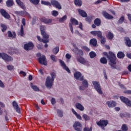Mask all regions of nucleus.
<instances>
[{
  "label": "nucleus",
  "instance_id": "obj_1",
  "mask_svg": "<svg viewBox=\"0 0 131 131\" xmlns=\"http://www.w3.org/2000/svg\"><path fill=\"white\" fill-rule=\"evenodd\" d=\"M103 54L104 56H106L107 59L109 60V64L112 69H116V67L114 66L116 65L117 60L116 55H115V54L113 53V52L111 51H109V55H108V53H107L106 52H103Z\"/></svg>",
  "mask_w": 131,
  "mask_h": 131
},
{
  "label": "nucleus",
  "instance_id": "obj_2",
  "mask_svg": "<svg viewBox=\"0 0 131 131\" xmlns=\"http://www.w3.org/2000/svg\"><path fill=\"white\" fill-rule=\"evenodd\" d=\"M50 75L51 76H48L46 79V86L47 88H52L53 86V83H54V81L55 80V78H56V72H53L50 73Z\"/></svg>",
  "mask_w": 131,
  "mask_h": 131
},
{
  "label": "nucleus",
  "instance_id": "obj_3",
  "mask_svg": "<svg viewBox=\"0 0 131 131\" xmlns=\"http://www.w3.org/2000/svg\"><path fill=\"white\" fill-rule=\"evenodd\" d=\"M92 83L94 86V89L97 91V93L99 95L103 94V91H102V89L101 88V85H100V82L96 81H93Z\"/></svg>",
  "mask_w": 131,
  "mask_h": 131
},
{
  "label": "nucleus",
  "instance_id": "obj_4",
  "mask_svg": "<svg viewBox=\"0 0 131 131\" xmlns=\"http://www.w3.org/2000/svg\"><path fill=\"white\" fill-rule=\"evenodd\" d=\"M0 58H2L5 62L13 61V57L5 53H0Z\"/></svg>",
  "mask_w": 131,
  "mask_h": 131
},
{
  "label": "nucleus",
  "instance_id": "obj_5",
  "mask_svg": "<svg viewBox=\"0 0 131 131\" xmlns=\"http://www.w3.org/2000/svg\"><path fill=\"white\" fill-rule=\"evenodd\" d=\"M34 48V44L32 42H29L24 45V48L25 51L28 52V51H31L33 50Z\"/></svg>",
  "mask_w": 131,
  "mask_h": 131
},
{
  "label": "nucleus",
  "instance_id": "obj_6",
  "mask_svg": "<svg viewBox=\"0 0 131 131\" xmlns=\"http://www.w3.org/2000/svg\"><path fill=\"white\" fill-rule=\"evenodd\" d=\"M120 99L121 102L124 103V104H125L126 106L131 108V101L128 99V98L124 97V96H120Z\"/></svg>",
  "mask_w": 131,
  "mask_h": 131
},
{
  "label": "nucleus",
  "instance_id": "obj_7",
  "mask_svg": "<svg viewBox=\"0 0 131 131\" xmlns=\"http://www.w3.org/2000/svg\"><path fill=\"white\" fill-rule=\"evenodd\" d=\"M71 23L69 24V27L72 33H73V27L72 25H78V21L74 18H71L70 19Z\"/></svg>",
  "mask_w": 131,
  "mask_h": 131
},
{
  "label": "nucleus",
  "instance_id": "obj_8",
  "mask_svg": "<svg viewBox=\"0 0 131 131\" xmlns=\"http://www.w3.org/2000/svg\"><path fill=\"white\" fill-rule=\"evenodd\" d=\"M40 30L42 37H44V38H49L50 37V36L46 33V27L45 26H40Z\"/></svg>",
  "mask_w": 131,
  "mask_h": 131
},
{
  "label": "nucleus",
  "instance_id": "obj_9",
  "mask_svg": "<svg viewBox=\"0 0 131 131\" xmlns=\"http://www.w3.org/2000/svg\"><path fill=\"white\" fill-rule=\"evenodd\" d=\"M51 5L55 7V8H56V9H58V10H61V9H62V6H61V4H60V3L56 0H51Z\"/></svg>",
  "mask_w": 131,
  "mask_h": 131
},
{
  "label": "nucleus",
  "instance_id": "obj_10",
  "mask_svg": "<svg viewBox=\"0 0 131 131\" xmlns=\"http://www.w3.org/2000/svg\"><path fill=\"white\" fill-rule=\"evenodd\" d=\"M90 33L92 35H93V36L98 37V38H102V36H103V34L101 31H92L90 32Z\"/></svg>",
  "mask_w": 131,
  "mask_h": 131
},
{
  "label": "nucleus",
  "instance_id": "obj_11",
  "mask_svg": "<svg viewBox=\"0 0 131 131\" xmlns=\"http://www.w3.org/2000/svg\"><path fill=\"white\" fill-rule=\"evenodd\" d=\"M59 61L60 64V66H61L63 69H64V70H66V71L68 73H71L70 70L69 69L68 67L66 66V64H65V62H64V61L61 59H59Z\"/></svg>",
  "mask_w": 131,
  "mask_h": 131
},
{
  "label": "nucleus",
  "instance_id": "obj_12",
  "mask_svg": "<svg viewBox=\"0 0 131 131\" xmlns=\"http://www.w3.org/2000/svg\"><path fill=\"white\" fill-rule=\"evenodd\" d=\"M74 77L76 79L80 80V81L83 80V76H82L80 72H76L74 74Z\"/></svg>",
  "mask_w": 131,
  "mask_h": 131
},
{
  "label": "nucleus",
  "instance_id": "obj_13",
  "mask_svg": "<svg viewBox=\"0 0 131 131\" xmlns=\"http://www.w3.org/2000/svg\"><path fill=\"white\" fill-rule=\"evenodd\" d=\"M108 123V120H100L99 121L97 122V125L101 126V127H105V126H107Z\"/></svg>",
  "mask_w": 131,
  "mask_h": 131
},
{
  "label": "nucleus",
  "instance_id": "obj_14",
  "mask_svg": "<svg viewBox=\"0 0 131 131\" xmlns=\"http://www.w3.org/2000/svg\"><path fill=\"white\" fill-rule=\"evenodd\" d=\"M38 61L39 64H41V65H45V66L48 65V63L46 60V56L45 55H42L41 57L38 58Z\"/></svg>",
  "mask_w": 131,
  "mask_h": 131
},
{
  "label": "nucleus",
  "instance_id": "obj_15",
  "mask_svg": "<svg viewBox=\"0 0 131 131\" xmlns=\"http://www.w3.org/2000/svg\"><path fill=\"white\" fill-rule=\"evenodd\" d=\"M0 13L1 14L2 16L5 18V19H10V14L6 10L4 9H2L0 10Z\"/></svg>",
  "mask_w": 131,
  "mask_h": 131
},
{
  "label": "nucleus",
  "instance_id": "obj_16",
  "mask_svg": "<svg viewBox=\"0 0 131 131\" xmlns=\"http://www.w3.org/2000/svg\"><path fill=\"white\" fill-rule=\"evenodd\" d=\"M73 127L75 130L81 131V124L79 122H75L73 125Z\"/></svg>",
  "mask_w": 131,
  "mask_h": 131
},
{
  "label": "nucleus",
  "instance_id": "obj_17",
  "mask_svg": "<svg viewBox=\"0 0 131 131\" xmlns=\"http://www.w3.org/2000/svg\"><path fill=\"white\" fill-rule=\"evenodd\" d=\"M17 15H19V16H23V17L27 16V17H28L29 18H31V16H30V14H29L28 12L25 11H17Z\"/></svg>",
  "mask_w": 131,
  "mask_h": 131
},
{
  "label": "nucleus",
  "instance_id": "obj_18",
  "mask_svg": "<svg viewBox=\"0 0 131 131\" xmlns=\"http://www.w3.org/2000/svg\"><path fill=\"white\" fill-rule=\"evenodd\" d=\"M40 21L41 22H43L45 24H51L52 23V19L51 18H47L46 17H41L40 18Z\"/></svg>",
  "mask_w": 131,
  "mask_h": 131
},
{
  "label": "nucleus",
  "instance_id": "obj_19",
  "mask_svg": "<svg viewBox=\"0 0 131 131\" xmlns=\"http://www.w3.org/2000/svg\"><path fill=\"white\" fill-rule=\"evenodd\" d=\"M106 105L109 108H113L116 106V102L113 100L108 101L106 102Z\"/></svg>",
  "mask_w": 131,
  "mask_h": 131
},
{
  "label": "nucleus",
  "instance_id": "obj_20",
  "mask_svg": "<svg viewBox=\"0 0 131 131\" xmlns=\"http://www.w3.org/2000/svg\"><path fill=\"white\" fill-rule=\"evenodd\" d=\"M78 13H79V15H80L81 16L83 17V18L88 17V14L86 13V12H85V11L81 9H78Z\"/></svg>",
  "mask_w": 131,
  "mask_h": 131
},
{
  "label": "nucleus",
  "instance_id": "obj_21",
  "mask_svg": "<svg viewBox=\"0 0 131 131\" xmlns=\"http://www.w3.org/2000/svg\"><path fill=\"white\" fill-rule=\"evenodd\" d=\"M37 38L38 40H39V41H40V42H43V43H48V42H49V41H50L49 38L43 37V39H41V38H40V36H37Z\"/></svg>",
  "mask_w": 131,
  "mask_h": 131
},
{
  "label": "nucleus",
  "instance_id": "obj_22",
  "mask_svg": "<svg viewBox=\"0 0 131 131\" xmlns=\"http://www.w3.org/2000/svg\"><path fill=\"white\" fill-rule=\"evenodd\" d=\"M102 15L103 17L105 18V19H107L108 20H110V19H113L114 18L113 16L109 14V13L106 11H103Z\"/></svg>",
  "mask_w": 131,
  "mask_h": 131
},
{
  "label": "nucleus",
  "instance_id": "obj_23",
  "mask_svg": "<svg viewBox=\"0 0 131 131\" xmlns=\"http://www.w3.org/2000/svg\"><path fill=\"white\" fill-rule=\"evenodd\" d=\"M17 4L20 8L23 9V10H25L26 9V7H25V5H24V3L20 1V0H17Z\"/></svg>",
  "mask_w": 131,
  "mask_h": 131
},
{
  "label": "nucleus",
  "instance_id": "obj_24",
  "mask_svg": "<svg viewBox=\"0 0 131 131\" xmlns=\"http://www.w3.org/2000/svg\"><path fill=\"white\" fill-rule=\"evenodd\" d=\"M18 35L23 37H24V35H25V34H24V27L22 25L20 26V30L18 33Z\"/></svg>",
  "mask_w": 131,
  "mask_h": 131
},
{
  "label": "nucleus",
  "instance_id": "obj_25",
  "mask_svg": "<svg viewBox=\"0 0 131 131\" xmlns=\"http://www.w3.org/2000/svg\"><path fill=\"white\" fill-rule=\"evenodd\" d=\"M124 40L125 41L126 45L127 47H128L129 48H130L131 47V40L130 39H129V37H126L124 38Z\"/></svg>",
  "mask_w": 131,
  "mask_h": 131
},
{
  "label": "nucleus",
  "instance_id": "obj_26",
  "mask_svg": "<svg viewBox=\"0 0 131 131\" xmlns=\"http://www.w3.org/2000/svg\"><path fill=\"white\" fill-rule=\"evenodd\" d=\"M75 106L76 108L80 110V111H83V110H84V107L79 103H76Z\"/></svg>",
  "mask_w": 131,
  "mask_h": 131
},
{
  "label": "nucleus",
  "instance_id": "obj_27",
  "mask_svg": "<svg viewBox=\"0 0 131 131\" xmlns=\"http://www.w3.org/2000/svg\"><path fill=\"white\" fill-rule=\"evenodd\" d=\"M77 61L78 62H79V63H81V64H83V65H84V64H86V60L82 57H79L77 58Z\"/></svg>",
  "mask_w": 131,
  "mask_h": 131
},
{
  "label": "nucleus",
  "instance_id": "obj_28",
  "mask_svg": "<svg viewBox=\"0 0 131 131\" xmlns=\"http://www.w3.org/2000/svg\"><path fill=\"white\" fill-rule=\"evenodd\" d=\"M90 43L91 46L93 47H97V45H98V42L97 41V39L96 38L91 39L90 41Z\"/></svg>",
  "mask_w": 131,
  "mask_h": 131
},
{
  "label": "nucleus",
  "instance_id": "obj_29",
  "mask_svg": "<svg viewBox=\"0 0 131 131\" xmlns=\"http://www.w3.org/2000/svg\"><path fill=\"white\" fill-rule=\"evenodd\" d=\"M8 37H12V38H16V32H12L11 31H8L7 32Z\"/></svg>",
  "mask_w": 131,
  "mask_h": 131
},
{
  "label": "nucleus",
  "instance_id": "obj_30",
  "mask_svg": "<svg viewBox=\"0 0 131 131\" xmlns=\"http://www.w3.org/2000/svg\"><path fill=\"white\" fill-rule=\"evenodd\" d=\"M85 17H86L85 19L86 22H88V23L91 24V23H92V21H93V18H94V16L92 15H90L88 16L87 15V16Z\"/></svg>",
  "mask_w": 131,
  "mask_h": 131
},
{
  "label": "nucleus",
  "instance_id": "obj_31",
  "mask_svg": "<svg viewBox=\"0 0 131 131\" xmlns=\"http://www.w3.org/2000/svg\"><path fill=\"white\" fill-rule=\"evenodd\" d=\"M101 19L99 18H96L94 21V24H95L97 27H99V26H101Z\"/></svg>",
  "mask_w": 131,
  "mask_h": 131
},
{
  "label": "nucleus",
  "instance_id": "obj_32",
  "mask_svg": "<svg viewBox=\"0 0 131 131\" xmlns=\"http://www.w3.org/2000/svg\"><path fill=\"white\" fill-rule=\"evenodd\" d=\"M6 4L7 7L10 8L14 6V1H13V0H7L6 2Z\"/></svg>",
  "mask_w": 131,
  "mask_h": 131
},
{
  "label": "nucleus",
  "instance_id": "obj_33",
  "mask_svg": "<svg viewBox=\"0 0 131 131\" xmlns=\"http://www.w3.org/2000/svg\"><path fill=\"white\" fill-rule=\"evenodd\" d=\"M118 59H123L124 57H125V55L124 54L123 52L120 51L117 53V55Z\"/></svg>",
  "mask_w": 131,
  "mask_h": 131
},
{
  "label": "nucleus",
  "instance_id": "obj_34",
  "mask_svg": "<svg viewBox=\"0 0 131 131\" xmlns=\"http://www.w3.org/2000/svg\"><path fill=\"white\" fill-rule=\"evenodd\" d=\"M17 113L18 114L17 115V117L20 118L22 116V113H21V107L18 104H17Z\"/></svg>",
  "mask_w": 131,
  "mask_h": 131
},
{
  "label": "nucleus",
  "instance_id": "obj_35",
  "mask_svg": "<svg viewBox=\"0 0 131 131\" xmlns=\"http://www.w3.org/2000/svg\"><path fill=\"white\" fill-rule=\"evenodd\" d=\"M74 4L76 6H78V7H81L82 5V2L81 0H75Z\"/></svg>",
  "mask_w": 131,
  "mask_h": 131
},
{
  "label": "nucleus",
  "instance_id": "obj_36",
  "mask_svg": "<svg viewBox=\"0 0 131 131\" xmlns=\"http://www.w3.org/2000/svg\"><path fill=\"white\" fill-rule=\"evenodd\" d=\"M100 62L101 64H107L108 63V61H107V59L105 57H103L100 58Z\"/></svg>",
  "mask_w": 131,
  "mask_h": 131
},
{
  "label": "nucleus",
  "instance_id": "obj_37",
  "mask_svg": "<svg viewBox=\"0 0 131 131\" xmlns=\"http://www.w3.org/2000/svg\"><path fill=\"white\" fill-rule=\"evenodd\" d=\"M107 37L108 39H113V38H114V35H113V33H112V32H108Z\"/></svg>",
  "mask_w": 131,
  "mask_h": 131
},
{
  "label": "nucleus",
  "instance_id": "obj_38",
  "mask_svg": "<svg viewBox=\"0 0 131 131\" xmlns=\"http://www.w3.org/2000/svg\"><path fill=\"white\" fill-rule=\"evenodd\" d=\"M1 27H2V32H5V31H6V30H7V29H8V27L4 24H1Z\"/></svg>",
  "mask_w": 131,
  "mask_h": 131
},
{
  "label": "nucleus",
  "instance_id": "obj_39",
  "mask_svg": "<svg viewBox=\"0 0 131 131\" xmlns=\"http://www.w3.org/2000/svg\"><path fill=\"white\" fill-rule=\"evenodd\" d=\"M77 52V55L79 56H83V51L82 50L79 49L78 48H76Z\"/></svg>",
  "mask_w": 131,
  "mask_h": 131
},
{
  "label": "nucleus",
  "instance_id": "obj_40",
  "mask_svg": "<svg viewBox=\"0 0 131 131\" xmlns=\"http://www.w3.org/2000/svg\"><path fill=\"white\" fill-rule=\"evenodd\" d=\"M67 20V15H64L62 17L59 18V21L60 23H63L64 21H66Z\"/></svg>",
  "mask_w": 131,
  "mask_h": 131
},
{
  "label": "nucleus",
  "instance_id": "obj_41",
  "mask_svg": "<svg viewBox=\"0 0 131 131\" xmlns=\"http://www.w3.org/2000/svg\"><path fill=\"white\" fill-rule=\"evenodd\" d=\"M121 129L122 131H127L128 130V127H127V125L125 124H123L122 125Z\"/></svg>",
  "mask_w": 131,
  "mask_h": 131
},
{
  "label": "nucleus",
  "instance_id": "obj_42",
  "mask_svg": "<svg viewBox=\"0 0 131 131\" xmlns=\"http://www.w3.org/2000/svg\"><path fill=\"white\" fill-rule=\"evenodd\" d=\"M124 21V16L122 15L118 20V24H122Z\"/></svg>",
  "mask_w": 131,
  "mask_h": 131
},
{
  "label": "nucleus",
  "instance_id": "obj_43",
  "mask_svg": "<svg viewBox=\"0 0 131 131\" xmlns=\"http://www.w3.org/2000/svg\"><path fill=\"white\" fill-rule=\"evenodd\" d=\"M31 86L35 92H38L39 91V89L37 88V86L33 85L32 83H31Z\"/></svg>",
  "mask_w": 131,
  "mask_h": 131
},
{
  "label": "nucleus",
  "instance_id": "obj_44",
  "mask_svg": "<svg viewBox=\"0 0 131 131\" xmlns=\"http://www.w3.org/2000/svg\"><path fill=\"white\" fill-rule=\"evenodd\" d=\"M89 55H90V57L91 59L95 58V57H96L97 56V54L94 51H91L89 53Z\"/></svg>",
  "mask_w": 131,
  "mask_h": 131
},
{
  "label": "nucleus",
  "instance_id": "obj_45",
  "mask_svg": "<svg viewBox=\"0 0 131 131\" xmlns=\"http://www.w3.org/2000/svg\"><path fill=\"white\" fill-rule=\"evenodd\" d=\"M82 85L85 86V88H89V82H88V80H84L82 82Z\"/></svg>",
  "mask_w": 131,
  "mask_h": 131
},
{
  "label": "nucleus",
  "instance_id": "obj_46",
  "mask_svg": "<svg viewBox=\"0 0 131 131\" xmlns=\"http://www.w3.org/2000/svg\"><path fill=\"white\" fill-rule=\"evenodd\" d=\"M82 117L83 119H84L85 121H88V120H90L91 119V118L90 117V116H89L86 114H83L82 116Z\"/></svg>",
  "mask_w": 131,
  "mask_h": 131
},
{
  "label": "nucleus",
  "instance_id": "obj_47",
  "mask_svg": "<svg viewBox=\"0 0 131 131\" xmlns=\"http://www.w3.org/2000/svg\"><path fill=\"white\" fill-rule=\"evenodd\" d=\"M59 47H56L52 51L53 54L57 55V53H59Z\"/></svg>",
  "mask_w": 131,
  "mask_h": 131
},
{
  "label": "nucleus",
  "instance_id": "obj_48",
  "mask_svg": "<svg viewBox=\"0 0 131 131\" xmlns=\"http://www.w3.org/2000/svg\"><path fill=\"white\" fill-rule=\"evenodd\" d=\"M30 3L33 5H38L39 4V0H29Z\"/></svg>",
  "mask_w": 131,
  "mask_h": 131
},
{
  "label": "nucleus",
  "instance_id": "obj_49",
  "mask_svg": "<svg viewBox=\"0 0 131 131\" xmlns=\"http://www.w3.org/2000/svg\"><path fill=\"white\" fill-rule=\"evenodd\" d=\"M52 15L54 17H57L59 15V12L57 11L56 10H53L52 12Z\"/></svg>",
  "mask_w": 131,
  "mask_h": 131
},
{
  "label": "nucleus",
  "instance_id": "obj_50",
  "mask_svg": "<svg viewBox=\"0 0 131 131\" xmlns=\"http://www.w3.org/2000/svg\"><path fill=\"white\" fill-rule=\"evenodd\" d=\"M41 4L45 5V6H51V3L47 1H41Z\"/></svg>",
  "mask_w": 131,
  "mask_h": 131
},
{
  "label": "nucleus",
  "instance_id": "obj_51",
  "mask_svg": "<svg viewBox=\"0 0 131 131\" xmlns=\"http://www.w3.org/2000/svg\"><path fill=\"white\" fill-rule=\"evenodd\" d=\"M57 114L59 117H63V112L60 110H57Z\"/></svg>",
  "mask_w": 131,
  "mask_h": 131
},
{
  "label": "nucleus",
  "instance_id": "obj_52",
  "mask_svg": "<svg viewBox=\"0 0 131 131\" xmlns=\"http://www.w3.org/2000/svg\"><path fill=\"white\" fill-rule=\"evenodd\" d=\"M100 38V42L102 45H104L105 42H106V38H105L103 36H102L101 38Z\"/></svg>",
  "mask_w": 131,
  "mask_h": 131
},
{
  "label": "nucleus",
  "instance_id": "obj_53",
  "mask_svg": "<svg viewBox=\"0 0 131 131\" xmlns=\"http://www.w3.org/2000/svg\"><path fill=\"white\" fill-rule=\"evenodd\" d=\"M50 58L53 62H57V58H56V56L54 55H51L50 56Z\"/></svg>",
  "mask_w": 131,
  "mask_h": 131
},
{
  "label": "nucleus",
  "instance_id": "obj_54",
  "mask_svg": "<svg viewBox=\"0 0 131 131\" xmlns=\"http://www.w3.org/2000/svg\"><path fill=\"white\" fill-rule=\"evenodd\" d=\"M83 131H93V127H91L89 128V127H85L83 129Z\"/></svg>",
  "mask_w": 131,
  "mask_h": 131
},
{
  "label": "nucleus",
  "instance_id": "obj_55",
  "mask_svg": "<svg viewBox=\"0 0 131 131\" xmlns=\"http://www.w3.org/2000/svg\"><path fill=\"white\" fill-rule=\"evenodd\" d=\"M82 49L83 50H84V51H85L86 52H90V51H91V49H90V48H89L86 46H82Z\"/></svg>",
  "mask_w": 131,
  "mask_h": 131
},
{
  "label": "nucleus",
  "instance_id": "obj_56",
  "mask_svg": "<svg viewBox=\"0 0 131 131\" xmlns=\"http://www.w3.org/2000/svg\"><path fill=\"white\" fill-rule=\"evenodd\" d=\"M12 105L16 111H17V102L16 101H13L12 103Z\"/></svg>",
  "mask_w": 131,
  "mask_h": 131
},
{
  "label": "nucleus",
  "instance_id": "obj_57",
  "mask_svg": "<svg viewBox=\"0 0 131 131\" xmlns=\"http://www.w3.org/2000/svg\"><path fill=\"white\" fill-rule=\"evenodd\" d=\"M7 67V69H8L10 71L13 70V69H14V66L12 65H8Z\"/></svg>",
  "mask_w": 131,
  "mask_h": 131
},
{
  "label": "nucleus",
  "instance_id": "obj_58",
  "mask_svg": "<svg viewBox=\"0 0 131 131\" xmlns=\"http://www.w3.org/2000/svg\"><path fill=\"white\" fill-rule=\"evenodd\" d=\"M125 117H126V118H130L131 115L128 113H125Z\"/></svg>",
  "mask_w": 131,
  "mask_h": 131
},
{
  "label": "nucleus",
  "instance_id": "obj_59",
  "mask_svg": "<svg viewBox=\"0 0 131 131\" xmlns=\"http://www.w3.org/2000/svg\"><path fill=\"white\" fill-rule=\"evenodd\" d=\"M103 75L105 79H108V78L107 77V74L106 73V70H103Z\"/></svg>",
  "mask_w": 131,
  "mask_h": 131
},
{
  "label": "nucleus",
  "instance_id": "obj_60",
  "mask_svg": "<svg viewBox=\"0 0 131 131\" xmlns=\"http://www.w3.org/2000/svg\"><path fill=\"white\" fill-rule=\"evenodd\" d=\"M75 116L77 117L78 119H79V120H81V116H80V115L77 113L75 115Z\"/></svg>",
  "mask_w": 131,
  "mask_h": 131
},
{
  "label": "nucleus",
  "instance_id": "obj_61",
  "mask_svg": "<svg viewBox=\"0 0 131 131\" xmlns=\"http://www.w3.org/2000/svg\"><path fill=\"white\" fill-rule=\"evenodd\" d=\"M124 94H127L128 95H131V90H126L124 91Z\"/></svg>",
  "mask_w": 131,
  "mask_h": 131
},
{
  "label": "nucleus",
  "instance_id": "obj_62",
  "mask_svg": "<svg viewBox=\"0 0 131 131\" xmlns=\"http://www.w3.org/2000/svg\"><path fill=\"white\" fill-rule=\"evenodd\" d=\"M51 103L52 104V105H54V104H56V99H55V98H52L51 99Z\"/></svg>",
  "mask_w": 131,
  "mask_h": 131
},
{
  "label": "nucleus",
  "instance_id": "obj_63",
  "mask_svg": "<svg viewBox=\"0 0 131 131\" xmlns=\"http://www.w3.org/2000/svg\"><path fill=\"white\" fill-rule=\"evenodd\" d=\"M0 88H5V84H4L3 81H2V80H0Z\"/></svg>",
  "mask_w": 131,
  "mask_h": 131
},
{
  "label": "nucleus",
  "instance_id": "obj_64",
  "mask_svg": "<svg viewBox=\"0 0 131 131\" xmlns=\"http://www.w3.org/2000/svg\"><path fill=\"white\" fill-rule=\"evenodd\" d=\"M19 74H23V76L24 77L26 76V73H25V72H23V71H21L19 72Z\"/></svg>",
  "mask_w": 131,
  "mask_h": 131
}]
</instances>
